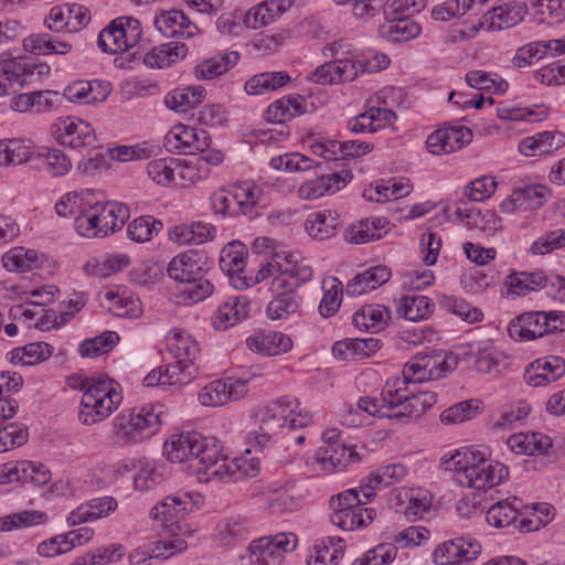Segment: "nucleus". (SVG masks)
Masks as SVG:
<instances>
[{
  "mask_svg": "<svg viewBox=\"0 0 565 565\" xmlns=\"http://www.w3.org/2000/svg\"><path fill=\"white\" fill-rule=\"evenodd\" d=\"M163 454L171 462L189 461L201 481L221 479L228 472L222 445L213 436H203L198 431L172 435L163 445Z\"/></svg>",
  "mask_w": 565,
  "mask_h": 565,
  "instance_id": "obj_1",
  "label": "nucleus"
},
{
  "mask_svg": "<svg viewBox=\"0 0 565 565\" xmlns=\"http://www.w3.org/2000/svg\"><path fill=\"white\" fill-rule=\"evenodd\" d=\"M275 265L270 273V291L275 298L267 306L270 319H284L299 308L300 297L295 291L311 280L313 270L299 254L281 252L275 254Z\"/></svg>",
  "mask_w": 565,
  "mask_h": 565,
  "instance_id": "obj_2",
  "label": "nucleus"
},
{
  "mask_svg": "<svg viewBox=\"0 0 565 565\" xmlns=\"http://www.w3.org/2000/svg\"><path fill=\"white\" fill-rule=\"evenodd\" d=\"M445 470L454 472L456 482L461 487L477 490L490 489L500 484L509 475L505 466L492 461L480 451L457 450L443 457Z\"/></svg>",
  "mask_w": 565,
  "mask_h": 565,
  "instance_id": "obj_3",
  "label": "nucleus"
},
{
  "mask_svg": "<svg viewBox=\"0 0 565 565\" xmlns=\"http://www.w3.org/2000/svg\"><path fill=\"white\" fill-rule=\"evenodd\" d=\"M163 405H147L126 409L113 420L114 435L125 444H137L152 437L162 424Z\"/></svg>",
  "mask_w": 565,
  "mask_h": 565,
  "instance_id": "obj_4",
  "label": "nucleus"
},
{
  "mask_svg": "<svg viewBox=\"0 0 565 565\" xmlns=\"http://www.w3.org/2000/svg\"><path fill=\"white\" fill-rule=\"evenodd\" d=\"M248 255L247 247L233 241L226 244L220 253V268L228 277L231 285L236 289H244L259 284L270 277L275 265V255L266 263H262L256 275H246L245 265Z\"/></svg>",
  "mask_w": 565,
  "mask_h": 565,
  "instance_id": "obj_5",
  "label": "nucleus"
},
{
  "mask_svg": "<svg viewBox=\"0 0 565 565\" xmlns=\"http://www.w3.org/2000/svg\"><path fill=\"white\" fill-rule=\"evenodd\" d=\"M122 395L107 376H98L87 392L83 393L78 418L84 425H94L109 417L121 404Z\"/></svg>",
  "mask_w": 565,
  "mask_h": 565,
  "instance_id": "obj_6",
  "label": "nucleus"
},
{
  "mask_svg": "<svg viewBox=\"0 0 565 565\" xmlns=\"http://www.w3.org/2000/svg\"><path fill=\"white\" fill-rule=\"evenodd\" d=\"M369 501L362 495L361 489H348L330 499L332 524L344 531L365 527L375 518V510L363 508Z\"/></svg>",
  "mask_w": 565,
  "mask_h": 565,
  "instance_id": "obj_7",
  "label": "nucleus"
},
{
  "mask_svg": "<svg viewBox=\"0 0 565 565\" xmlns=\"http://www.w3.org/2000/svg\"><path fill=\"white\" fill-rule=\"evenodd\" d=\"M313 420V414L302 408L297 398L285 396L266 406L259 429L275 433L279 428H286L292 433L307 428Z\"/></svg>",
  "mask_w": 565,
  "mask_h": 565,
  "instance_id": "obj_8",
  "label": "nucleus"
},
{
  "mask_svg": "<svg viewBox=\"0 0 565 565\" xmlns=\"http://www.w3.org/2000/svg\"><path fill=\"white\" fill-rule=\"evenodd\" d=\"M141 35L139 20L131 17H119L100 31L97 42L103 52L119 54L137 45Z\"/></svg>",
  "mask_w": 565,
  "mask_h": 565,
  "instance_id": "obj_9",
  "label": "nucleus"
},
{
  "mask_svg": "<svg viewBox=\"0 0 565 565\" xmlns=\"http://www.w3.org/2000/svg\"><path fill=\"white\" fill-rule=\"evenodd\" d=\"M52 135L60 145L87 154L102 148L90 124L77 117L58 119L52 126Z\"/></svg>",
  "mask_w": 565,
  "mask_h": 565,
  "instance_id": "obj_10",
  "label": "nucleus"
},
{
  "mask_svg": "<svg viewBox=\"0 0 565 565\" xmlns=\"http://www.w3.org/2000/svg\"><path fill=\"white\" fill-rule=\"evenodd\" d=\"M297 546V536L292 533H278L253 540L248 546L250 562L256 565H280L286 553Z\"/></svg>",
  "mask_w": 565,
  "mask_h": 565,
  "instance_id": "obj_11",
  "label": "nucleus"
},
{
  "mask_svg": "<svg viewBox=\"0 0 565 565\" xmlns=\"http://www.w3.org/2000/svg\"><path fill=\"white\" fill-rule=\"evenodd\" d=\"M527 12L524 3L511 2L498 8H492L482 14L478 23L471 24L466 31H461L463 36L471 38L480 29L489 31H499L516 25L521 22Z\"/></svg>",
  "mask_w": 565,
  "mask_h": 565,
  "instance_id": "obj_12",
  "label": "nucleus"
},
{
  "mask_svg": "<svg viewBox=\"0 0 565 565\" xmlns=\"http://www.w3.org/2000/svg\"><path fill=\"white\" fill-rule=\"evenodd\" d=\"M247 383L233 376L215 380L199 392L198 399L203 406L217 407L244 397L248 392Z\"/></svg>",
  "mask_w": 565,
  "mask_h": 565,
  "instance_id": "obj_13",
  "label": "nucleus"
},
{
  "mask_svg": "<svg viewBox=\"0 0 565 565\" xmlns=\"http://www.w3.org/2000/svg\"><path fill=\"white\" fill-rule=\"evenodd\" d=\"M212 264L205 252L188 250L172 258L167 273L171 279L182 285L199 275L210 274Z\"/></svg>",
  "mask_w": 565,
  "mask_h": 565,
  "instance_id": "obj_14",
  "label": "nucleus"
},
{
  "mask_svg": "<svg viewBox=\"0 0 565 565\" xmlns=\"http://www.w3.org/2000/svg\"><path fill=\"white\" fill-rule=\"evenodd\" d=\"M480 553L481 545L477 540L458 536L438 545L433 557L437 565H463L476 559Z\"/></svg>",
  "mask_w": 565,
  "mask_h": 565,
  "instance_id": "obj_15",
  "label": "nucleus"
},
{
  "mask_svg": "<svg viewBox=\"0 0 565 565\" xmlns=\"http://www.w3.org/2000/svg\"><path fill=\"white\" fill-rule=\"evenodd\" d=\"M211 142V137L206 130L183 125L174 127L164 137V147L168 151L184 154L207 150Z\"/></svg>",
  "mask_w": 565,
  "mask_h": 565,
  "instance_id": "obj_16",
  "label": "nucleus"
},
{
  "mask_svg": "<svg viewBox=\"0 0 565 565\" xmlns=\"http://www.w3.org/2000/svg\"><path fill=\"white\" fill-rule=\"evenodd\" d=\"M51 480V472L42 463L22 460L0 466V483L19 481L42 487Z\"/></svg>",
  "mask_w": 565,
  "mask_h": 565,
  "instance_id": "obj_17",
  "label": "nucleus"
},
{
  "mask_svg": "<svg viewBox=\"0 0 565 565\" xmlns=\"http://www.w3.org/2000/svg\"><path fill=\"white\" fill-rule=\"evenodd\" d=\"M316 461L326 473L345 469L350 463L360 461L354 446L344 443H330L316 451Z\"/></svg>",
  "mask_w": 565,
  "mask_h": 565,
  "instance_id": "obj_18",
  "label": "nucleus"
},
{
  "mask_svg": "<svg viewBox=\"0 0 565 565\" xmlns=\"http://www.w3.org/2000/svg\"><path fill=\"white\" fill-rule=\"evenodd\" d=\"M471 139L472 132L467 127L441 128L428 136L426 147L433 154H448L461 149Z\"/></svg>",
  "mask_w": 565,
  "mask_h": 565,
  "instance_id": "obj_19",
  "label": "nucleus"
},
{
  "mask_svg": "<svg viewBox=\"0 0 565 565\" xmlns=\"http://www.w3.org/2000/svg\"><path fill=\"white\" fill-rule=\"evenodd\" d=\"M546 311L524 312L514 318L509 327V335L514 340L530 341L550 334Z\"/></svg>",
  "mask_w": 565,
  "mask_h": 565,
  "instance_id": "obj_20",
  "label": "nucleus"
},
{
  "mask_svg": "<svg viewBox=\"0 0 565 565\" xmlns=\"http://www.w3.org/2000/svg\"><path fill=\"white\" fill-rule=\"evenodd\" d=\"M565 373V361L559 356L537 359L524 371V381L533 387L545 386L561 379Z\"/></svg>",
  "mask_w": 565,
  "mask_h": 565,
  "instance_id": "obj_21",
  "label": "nucleus"
},
{
  "mask_svg": "<svg viewBox=\"0 0 565 565\" xmlns=\"http://www.w3.org/2000/svg\"><path fill=\"white\" fill-rule=\"evenodd\" d=\"M192 502L186 495H168L150 511V516L154 520H161L163 526L174 532V527L181 531L179 518L184 516L192 508Z\"/></svg>",
  "mask_w": 565,
  "mask_h": 565,
  "instance_id": "obj_22",
  "label": "nucleus"
},
{
  "mask_svg": "<svg viewBox=\"0 0 565 565\" xmlns=\"http://www.w3.org/2000/svg\"><path fill=\"white\" fill-rule=\"evenodd\" d=\"M407 473V469L402 463L387 465L379 468L360 482L362 495L366 501H371L375 497L377 489L387 488L399 482Z\"/></svg>",
  "mask_w": 565,
  "mask_h": 565,
  "instance_id": "obj_23",
  "label": "nucleus"
},
{
  "mask_svg": "<svg viewBox=\"0 0 565 565\" xmlns=\"http://www.w3.org/2000/svg\"><path fill=\"white\" fill-rule=\"evenodd\" d=\"M565 145V135L561 131H543L523 138L518 146L525 157L550 154Z\"/></svg>",
  "mask_w": 565,
  "mask_h": 565,
  "instance_id": "obj_24",
  "label": "nucleus"
},
{
  "mask_svg": "<svg viewBox=\"0 0 565 565\" xmlns=\"http://www.w3.org/2000/svg\"><path fill=\"white\" fill-rule=\"evenodd\" d=\"M35 61L28 56L12 57L8 53L0 56V71L11 79V84H18L23 88L33 83L35 76Z\"/></svg>",
  "mask_w": 565,
  "mask_h": 565,
  "instance_id": "obj_25",
  "label": "nucleus"
},
{
  "mask_svg": "<svg viewBox=\"0 0 565 565\" xmlns=\"http://www.w3.org/2000/svg\"><path fill=\"white\" fill-rule=\"evenodd\" d=\"M109 94V85L100 81H77L67 85L63 92V99L81 105L94 104L104 100Z\"/></svg>",
  "mask_w": 565,
  "mask_h": 565,
  "instance_id": "obj_26",
  "label": "nucleus"
},
{
  "mask_svg": "<svg viewBox=\"0 0 565 565\" xmlns=\"http://www.w3.org/2000/svg\"><path fill=\"white\" fill-rule=\"evenodd\" d=\"M247 348L267 356L288 352L292 348L291 339L278 331L262 332L246 339Z\"/></svg>",
  "mask_w": 565,
  "mask_h": 565,
  "instance_id": "obj_27",
  "label": "nucleus"
},
{
  "mask_svg": "<svg viewBox=\"0 0 565 565\" xmlns=\"http://www.w3.org/2000/svg\"><path fill=\"white\" fill-rule=\"evenodd\" d=\"M386 22L380 25V35L390 42H406L420 33V25L409 17L385 14Z\"/></svg>",
  "mask_w": 565,
  "mask_h": 565,
  "instance_id": "obj_28",
  "label": "nucleus"
},
{
  "mask_svg": "<svg viewBox=\"0 0 565 565\" xmlns=\"http://www.w3.org/2000/svg\"><path fill=\"white\" fill-rule=\"evenodd\" d=\"M117 508V501L113 497H103L92 499L81 504L67 516V523L71 526L89 522L107 516Z\"/></svg>",
  "mask_w": 565,
  "mask_h": 565,
  "instance_id": "obj_29",
  "label": "nucleus"
},
{
  "mask_svg": "<svg viewBox=\"0 0 565 565\" xmlns=\"http://www.w3.org/2000/svg\"><path fill=\"white\" fill-rule=\"evenodd\" d=\"M249 300L245 296L230 297L222 303L213 316V326L225 330L248 316Z\"/></svg>",
  "mask_w": 565,
  "mask_h": 565,
  "instance_id": "obj_30",
  "label": "nucleus"
},
{
  "mask_svg": "<svg viewBox=\"0 0 565 565\" xmlns=\"http://www.w3.org/2000/svg\"><path fill=\"white\" fill-rule=\"evenodd\" d=\"M154 25L158 31L167 36H185L190 38L194 34L196 26L191 23L188 17L179 10H170L156 17Z\"/></svg>",
  "mask_w": 565,
  "mask_h": 565,
  "instance_id": "obj_31",
  "label": "nucleus"
},
{
  "mask_svg": "<svg viewBox=\"0 0 565 565\" xmlns=\"http://www.w3.org/2000/svg\"><path fill=\"white\" fill-rule=\"evenodd\" d=\"M455 215L459 220H466L469 227H476L483 232L493 233L501 227V220L492 211L481 212L475 207H468L467 201L461 199L456 204Z\"/></svg>",
  "mask_w": 565,
  "mask_h": 565,
  "instance_id": "obj_32",
  "label": "nucleus"
},
{
  "mask_svg": "<svg viewBox=\"0 0 565 565\" xmlns=\"http://www.w3.org/2000/svg\"><path fill=\"white\" fill-rule=\"evenodd\" d=\"M340 226L337 212L324 210L309 214L306 220V232L315 239L323 241L334 236Z\"/></svg>",
  "mask_w": 565,
  "mask_h": 565,
  "instance_id": "obj_33",
  "label": "nucleus"
},
{
  "mask_svg": "<svg viewBox=\"0 0 565 565\" xmlns=\"http://www.w3.org/2000/svg\"><path fill=\"white\" fill-rule=\"evenodd\" d=\"M391 319L388 308L372 303L362 306L352 317L353 324L365 331L377 332L383 330Z\"/></svg>",
  "mask_w": 565,
  "mask_h": 565,
  "instance_id": "obj_34",
  "label": "nucleus"
},
{
  "mask_svg": "<svg viewBox=\"0 0 565 565\" xmlns=\"http://www.w3.org/2000/svg\"><path fill=\"white\" fill-rule=\"evenodd\" d=\"M344 554V542L340 537L328 536L316 542L307 565H338Z\"/></svg>",
  "mask_w": 565,
  "mask_h": 565,
  "instance_id": "obj_35",
  "label": "nucleus"
},
{
  "mask_svg": "<svg viewBox=\"0 0 565 565\" xmlns=\"http://www.w3.org/2000/svg\"><path fill=\"white\" fill-rule=\"evenodd\" d=\"M94 205L98 214V221L104 237L121 228L129 218V210L125 204L117 202H98Z\"/></svg>",
  "mask_w": 565,
  "mask_h": 565,
  "instance_id": "obj_36",
  "label": "nucleus"
},
{
  "mask_svg": "<svg viewBox=\"0 0 565 565\" xmlns=\"http://www.w3.org/2000/svg\"><path fill=\"white\" fill-rule=\"evenodd\" d=\"M381 401L374 397L364 396L359 398L355 405L350 404L342 411V423L348 427L361 426L369 416H381L383 409Z\"/></svg>",
  "mask_w": 565,
  "mask_h": 565,
  "instance_id": "obj_37",
  "label": "nucleus"
},
{
  "mask_svg": "<svg viewBox=\"0 0 565 565\" xmlns=\"http://www.w3.org/2000/svg\"><path fill=\"white\" fill-rule=\"evenodd\" d=\"M188 46L184 43L169 42L153 47L146 53L143 63L151 68H163L170 66L178 58H183L188 54Z\"/></svg>",
  "mask_w": 565,
  "mask_h": 565,
  "instance_id": "obj_38",
  "label": "nucleus"
},
{
  "mask_svg": "<svg viewBox=\"0 0 565 565\" xmlns=\"http://www.w3.org/2000/svg\"><path fill=\"white\" fill-rule=\"evenodd\" d=\"M238 58L239 54L237 52L221 53L210 58H205L195 66V76L199 79L215 78L235 66Z\"/></svg>",
  "mask_w": 565,
  "mask_h": 565,
  "instance_id": "obj_39",
  "label": "nucleus"
},
{
  "mask_svg": "<svg viewBox=\"0 0 565 565\" xmlns=\"http://www.w3.org/2000/svg\"><path fill=\"white\" fill-rule=\"evenodd\" d=\"M204 96L205 89L201 86L177 88L167 94L164 104L171 110L185 113L201 104Z\"/></svg>",
  "mask_w": 565,
  "mask_h": 565,
  "instance_id": "obj_40",
  "label": "nucleus"
},
{
  "mask_svg": "<svg viewBox=\"0 0 565 565\" xmlns=\"http://www.w3.org/2000/svg\"><path fill=\"white\" fill-rule=\"evenodd\" d=\"M250 535L249 521L241 515L232 516L217 524V540L222 545L245 541Z\"/></svg>",
  "mask_w": 565,
  "mask_h": 565,
  "instance_id": "obj_41",
  "label": "nucleus"
},
{
  "mask_svg": "<svg viewBox=\"0 0 565 565\" xmlns=\"http://www.w3.org/2000/svg\"><path fill=\"white\" fill-rule=\"evenodd\" d=\"M290 81L287 72H264L252 76L245 83V90L249 95H260L284 87Z\"/></svg>",
  "mask_w": 565,
  "mask_h": 565,
  "instance_id": "obj_42",
  "label": "nucleus"
},
{
  "mask_svg": "<svg viewBox=\"0 0 565 565\" xmlns=\"http://www.w3.org/2000/svg\"><path fill=\"white\" fill-rule=\"evenodd\" d=\"M521 507L522 501L515 497L499 501L488 509L486 519L494 527L509 526L516 521Z\"/></svg>",
  "mask_w": 565,
  "mask_h": 565,
  "instance_id": "obj_43",
  "label": "nucleus"
},
{
  "mask_svg": "<svg viewBox=\"0 0 565 565\" xmlns=\"http://www.w3.org/2000/svg\"><path fill=\"white\" fill-rule=\"evenodd\" d=\"M486 2L487 0H449L434 7L431 15L437 21H449L452 18L463 15L468 11L479 14Z\"/></svg>",
  "mask_w": 565,
  "mask_h": 565,
  "instance_id": "obj_44",
  "label": "nucleus"
},
{
  "mask_svg": "<svg viewBox=\"0 0 565 565\" xmlns=\"http://www.w3.org/2000/svg\"><path fill=\"white\" fill-rule=\"evenodd\" d=\"M434 307V301L426 296L408 295L402 298L397 312L409 321H418L426 319Z\"/></svg>",
  "mask_w": 565,
  "mask_h": 565,
  "instance_id": "obj_45",
  "label": "nucleus"
},
{
  "mask_svg": "<svg viewBox=\"0 0 565 565\" xmlns=\"http://www.w3.org/2000/svg\"><path fill=\"white\" fill-rule=\"evenodd\" d=\"M169 351L173 354L178 363H193L199 355L200 349L196 341L183 331L174 332L173 337L168 339Z\"/></svg>",
  "mask_w": 565,
  "mask_h": 565,
  "instance_id": "obj_46",
  "label": "nucleus"
},
{
  "mask_svg": "<svg viewBox=\"0 0 565 565\" xmlns=\"http://www.w3.org/2000/svg\"><path fill=\"white\" fill-rule=\"evenodd\" d=\"M507 285L509 291L518 295L525 296L530 291L542 289L546 285V277L541 271L536 273H516L508 277Z\"/></svg>",
  "mask_w": 565,
  "mask_h": 565,
  "instance_id": "obj_47",
  "label": "nucleus"
},
{
  "mask_svg": "<svg viewBox=\"0 0 565 565\" xmlns=\"http://www.w3.org/2000/svg\"><path fill=\"white\" fill-rule=\"evenodd\" d=\"M413 361L425 366L436 377H441L444 374L454 369L457 364L451 355L446 354L444 351L431 350L430 352H419L413 359Z\"/></svg>",
  "mask_w": 565,
  "mask_h": 565,
  "instance_id": "obj_48",
  "label": "nucleus"
},
{
  "mask_svg": "<svg viewBox=\"0 0 565 565\" xmlns=\"http://www.w3.org/2000/svg\"><path fill=\"white\" fill-rule=\"evenodd\" d=\"M32 151L20 139L0 140V166H18L28 162Z\"/></svg>",
  "mask_w": 565,
  "mask_h": 565,
  "instance_id": "obj_49",
  "label": "nucleus"
},
{
  "mask_svg": "<svg viewBox=\"0 0 565 565\" xmlns=\"http://www.w3.org/2000/svg\"><path fill=\"white\" fill-rule=\"evenodd\" d=\"M214 285L207 275H199L194 279H190L182 284L179 290V297L184 302H199L206 299L213 294Z\"/></svg>",
  "mask_w": 565,
  "mask_h": 565,
  "instance_id": "obj_50",
  "label": "nucleus"
},
{
  "mask_svg": "<svg viewBox=\"0 0 565 565\" xmlns=\"http://www.w3.org/2000/svg\"><path fill=\"white\" fill-rule=\"evenodd\" d=\"M38 260L36 252L24 247H14L2 256L3 267L9 271L31 270Z\"/></svg>",
  "mask_w": 565,
  "mask_h": 565,
  "instance_id": "obj_51",
  "label": "nucleus"
},
{
  "mask_svg": "<svg viewBox=\"0 0 565 565\" xmlns=\"http://www.w3.org/2000/svg\"><path fill=\"white\" fill-rule=\"evenodd\" d=\"M323 297L319 305V312L322 317H332L340 308L342 301V284L337 278L323 280Z\"/></svg>",
  "mask_w": 565,
  "mask_h": 565,
  "instance_id": "obj_52",
  "label": "nucleus"
},
{
  "mask_svg": "<svg viewBox=\"0 0 565 565\" xmlns=\"http://www.w3.org/2000/svg\"><path fill=\"white\" fill-rule=\"evenodd\" d=\"M163 228L161 221L153 216H140L129 223L128 236L138 243L150 241L153 234H158Z\"/></svg>",
  "mask_w": 565,
  "mask_h": 565,
  "instance_id": "obj_53",
  "label": "nucleus"
},
{
  "mask_svg": "<svg viewBox=\"0 0 565 565\" xmlns=\"http://www.w3.org/2000/svg\"><path fill=\"white\" fill-rule=\"evenodd\" d=\"M76 232L87 238L104 237L95 205L81 210L74 220Z\"/></svg>",
  "mask_w": 565,
  "mask_h": 565,
  "instance_id": "obj_54",
  "label": "nucleus"
},
{
  "mask_svg": "<svg viewBox=\"0 0 565 565\" xmlns=\"http://www.w3.org/2000/svg\"><path fill=\"white\" fill-rule=\"evenodd\" d=\"M46 521V514L41 511H22L0 518V531L7 532L14 529L29 527L43 524Z\"/></svg>",
  "mask_w": 565,
  "mask_h": 565,
  "instance_id": "obj_55",
  "label": "nucleus"
},
{
  "mask_svg": "<svg viewBox=\"0 0 565 565\" xmlns=\"http://www.w3.org/2000/svg\"><path fill=\"white\" fill-rule=\"evenodd\" d=\"M408 384L399 377L390 380L381 393V403L383 408L395 411L397 405L408 397Z\"/></svg>",
  "mask_w": 565,
  "mask_h": 565,
  "instance_id": "obj_56",
  "label": "nucleus"
},
{
  "mask_svg": "<svg viewBox=\"0 0 565 565\" xmlns=\"http://www.w3.org/2000/svg\"><path fill=\"white\" fill-rule=\"evenodd\" d=\"M397 546L393 543H382L369 550L352 565H391L397 555Z\"/></svg>",
  "mask_w": 565,
  "mask_h": 565,
  "instance_id": "obj_57",
  "label": "nucleus"
},
{
  "mask_svg": "<svg viewBox=\"0 0 565 565\" xmlns=\"http://www.w3.org/2000/svg\"><path fill=\"white\" fill-rule=\"evenodd\" d=\"M119 337L114 331H106L100 335L85 340L79 347L82 356L94 358L109 352L117 343Z\"/></svg>",
  "mask_w": 565,
  "mask_h": 565,
  "instance_id": "obj_58",
  "label": "nucleus"
},
{
  "mask_svg": "<svg viewBox=\"0 0 565 565\" xmlns=\"http://www.w3.org/2000/svg\"><path fill=\"white\" fill-rule=\"evenodd\" d=\"M550 195L551 190L542 184L515 190V198L520 201L521 210L523 211L541 207Z\"/></svg>",
  "mask_w": 565,
  "mask_h": 565,
  "instance_id": "obj_59",
  "label": "nucleus"
},
{
  "mask_svg": "<svg viewBox=\"0 0 565 565\" xmlns=\"http://www.w3.org/2000/svg\"><path fill=\"white\" fill-rule=\"evenodd\" d=\"M280 10L277 0L260 3L248 10L244 18V23L248 29H258L274 21V12Z\"/></svg>",
  "mask_w": 565,
  "mask_h": 565,
  "instance_id": "obj_60",
  "label": "nucleus"
},
{
  "mask_svg": "<svg viewBox=\"0 0 565 565\" xmlns=\"http://www.w3.org/2000/svg\"><path fill=\"white\" fill-rule=\"evenodd\" d=\"M178 167V160L174 158L157 159L148 163L147 173L156 183L168 185L173 181Z\"/></svg>",
  "mask_w": 565,
  "mask_h": 565,
  "instance_id": "obj_61",
  "label": "nucleus"
},
{
  "mask_svg": "<svg viewBox=\"0 0 565 565\" xmlns=\"http://www.w3.org/2000/svg\"><path fill=\"white\" fill-rule=\"evenodd\" d=\"M28 437V427L21 423H11L0 428V454L24 445Z\"/></svg>",
  "mask_w": 565,
  "mask_h": 565,
  "instance_id": "obj_62",
  "label": "nucleus"
},
{
  "mask_svg": "<svg viewBox=\"0 0 565 565\" xmlns=\"http://www.w3.org/2000/svg\"><path fill=\"white\" fill-rule=\"evenodd\" d=\"M479 406L473 401L455 404L440 414V422L447 425L460 424L471 419L478 413Z\"/></svg>",
  "mask_w": 565,
  "mask_h": 565,
  "instance_id": "obj_63",
  "label": "nucleus"
},
{
  "mask_svg": "<svg viewBox=\"0 0 565 565\" xmlns=\"http://www.w3.org/2000/svg\"><path fill=\"white\" fill-rule=\"evenodd\" d=\"M467 84L478 90L494 89L495 93H504L508 88V83L502 78H492L490 74L484 71L475 70L466 74Z\"/></svg>",
  "mask_w": 565,
  "mask_h": 565,
  "instance_id": "obj_64",
  "label": "nucleus"
}]
</instances>
